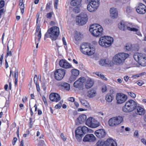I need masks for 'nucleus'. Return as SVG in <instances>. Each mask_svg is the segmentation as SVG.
I'll list each match as a JSON object with an SVG mask.
<instances>
[{
    "instance_id": "1",
    "label": "nucleus",
    "mask_w": 146,
    "mask_h": 146,
    "mask_svg": "<svg viewBox=\"0 0 146 146\" xmlns=\"http://www.w3.org/2000/svg\"><path fill=\"white\" fill-rule=\"evenodd\" d=\"M89 31L94 36L98 37L101 36L103 33V29L100 25L95 24L90 26Z\"/></svg>"
},
{
    "instance_id": "2",
    "label": "nucleus",
    "mask_w": 146,
    "mask_h": 146,
    "mask_svg": "<svg viewBox=\"0 0 146 146\" xmlns=\"http://www.w3.org/2000/svg\"><path fill=\"white\" fill-rule=\"evenodd\" d=\"M113 41V38L108 36H104L100 38L98 43L100 46L106 48L111 46Z\"/></svg>"
},
{
    "instance_id": "3",
    "label": "nucleus",
    "mask_w": 146,
    "mask_h": 146,
    "mask_svg": "<svg viewBox=\"0 0 146 146\" xmlns=\"http://www.w3.org/2000/svg\"><path fill=\"white\" fill-rule=\"evenodd\" d=\"M80 50L85 54L92 55L95 52V49L93 47H90L88 43H84L80 46Z\"/></svg>"
},
{
    "instance_id": "4",
    "label": "nucleus",
    "mask_w": 146,
    "mask_h": 146,
    "mask_svg": "<svg viewBox=\"0 0 146 146\" xmlns=\"http://www.w3.org/2000/svg\"><path fill=\"white\" fill-rule=\"evenodd\" d=\"M136 102L132 100H129L127 102L125 105L122 107V110L125 112H131L136 108Z\"/></svg>"
},
{
    "instance_id": "5",
    "label": "nucleus",
    "mask_w": 146,
    "mask_h": 146,
    "mask_svg": "<svg viewBox=\"0 0 146 146\" xmlns=\"http://www.w3.org/2000/svg\"><path fill=\"white\" fill-rule=\"evenodd\" d=\"M129 55L124 53H119L113 57L112 60L113 62L117 64L123 63L125 59L128 57Z\"/></svg>"
},
{
    "instance_id": "6",
    "label": "nucleus",
    "mask_w": 146,
    "mask_h": 146,
    "mask_svg": "<svg viewBox=\"0 0 146 146\" xmlns=\"http://www.w3.org/2000/svg\"><path fill=\"white\" fill-rule=\"evenodd\" d=\"M50 34V38L52 40L55 41L58 38L60 34L59 29L57 26H53L48 29Z\"/></svg>"
},
{
    "instance_id": "7",
    "label": "nucleus",
    "mask_w": 146,
    "mask_h": 146,
    "mask_svg": "<svg viewBox=\"0 0 146 146\" xmlns=\"http://www.w3.org/2000/svg\"><path fill=\"white\" fill-rule=\"evenodd\" d=\"M134 59L138 64H141L144 62L146 64V54L141 53H136L133 55Z\"/></svg>"
},
{
    "instance_id": "8",
    "label": "nucleus",
    "mask_w": 146,
    "mask_h": 146,
    "mask_svg": "<svg viewBox=\"0 0 146 146\" xmlns=\"http://www.w3.org/2000/svg\"><path fill=\"white\" fill-rule=\"evenodd\" d=\"M66 73V70L60 68L56 69L54 74V77L57 80H60L64 77Z\"/></svg>"
},
{
    "instance_id": "9",
    "label": "nucleus",
    "mask_w": 146,
    "mask_h": 146,
    "mask_svg": "<svg viewBox=\"0 0 146 146\" xmlns=\"http://www.w3.org/2000/svg\"><path fill=\"white\" fill-rule=\"evenodd\" d=\"M123 121V117L119 116L110 119L108 121L109 124L110 126L114 127L120 124Z\"/></svg>"
},
{
    "instance_id": "10",
    "label": "nucleus",
    "mask_w": 146,
    "mask_h": 146,
    "mask_svg": "<svg viewBox=\"0 0 146 146\" xmlns=\"http://www.w3.org/2000/svg\"><path fill=\"white\" fill-rule=\"evenodd\" d=\"M86 124L88 127L92 128L97 127L100 125L99 122L91 117L88 118L87 119Z\"/></svg>"
},
{
    "instance_id": "11",
    "label": "nucleus",
    "mask_w": 146,
    "mask_h": 146,
    "mask_svg": "<svg viewBox=\"0 0 146 146\" xmlns=\"http://www.w3.org/2000/svg\"><path fill=\"white\" fill-rule=\"evenodd\" d=\"M88 19L87 15L86 13H83L77 16L76 21L79 25H83L86 23Z\"/></svg>"
},
{
    "instance_id": "12",
    "label": "nucleus",
    "mask_w": 146,
    "mask_h": 146,
    "mask_svg": "<svg viewBox=\"0 0 146 146\" xmlns=\"http://www.w3.org/2000/svg\"><path fill=\"white\" fill-rule=\"evenodd\" d=\"M90 4L87 5V9L90 12L96 11L98 8L100 4L99 1H90Z\"/></svg>"
},
{
    "instance_id": "13",
    "label": "nucleus",
    "mask_w": 146,
    "mask_h": 146,
    "mask_svg": "<svg viewBox=\"0 0 146 146\" xmlns=\"http://www.w3.org/2000/svg\"><path fill=\"white\" fill-rule=\"evenodd\" d=\"M116 99L117 104H122L126 101L127 97L123 93H118L116 95Z\"/></svg>"
},
{
    "instance_id": "14",
    "label": "nucleus",
    "mask_w": 146,
    "mask_h": 146,
    "mask_svg": "<svg viewBox=\"0 0 146 146\" xmlns=\"http://www.w3.org/2000/svg\"><path fill=\"white\" fill-rule=\"evenodd\" d=\"M86 81V78L84 77H81L76 81L74 84V86L76 88L80 89L82 88L83 84Z\"/></svg>"
},
{
    "instance_id": "15",
    "label": "nucleus",
    "mask_w": 146,
    "mask_h": 146,
    "mask_svg": "<svg viewBox=\"0 0 146 146\" xmlns=\"http://www.w3.org/2000/svg\"><path fill=\"white\" fill-rule=\"evenodd\" d=\"M71 74L69 78L70 82L75 81L79 74L80 72L77 69H74L71 70Z\"/></svg>"
},
{
    "instance_id": "16",
    "label": "nucleus",
    "mask_w": 146,
    "mask_h": 146,
    "mask_svg": "<svg viewBox=\"0 0 146 146\" xmlns=\"http://www.w3.org/2000/svg\"><path fill=\"white\" fill-rule=\"evenodd\" d=\"M137 12L140 14H143L146 12V6L142 3H139L136 8Z\"/></svg>"
},
{
    "instance_id": "17",
    "label": "nucleus",
    "mask_w": 146,
    "mask_h": 146,
    "mask_svg": "<svg viewBox=\"0 0 146 146\" xmlns=\"http://www.w3.org/2000/svg\"><path fill=\"white\" fill-rule=\"evenodd\" d=\"M87 117L84 114L80 115L75 121L76 124V125H79L85 122L86 121Z\"/></svg>"
},
{
    "instance_id": "18",
    "label": "nucleus",
    "mask_w": 146,
    "mask_h": 146,
    "mask_svg": "<svg viewBox=\"0 0 146 146\" xmlns=\"http://www.w3.org/2000/svg\"><path fill=\"white\" fill-rule=\"evenodd\" d=\"M49 97L50 100L56 102H58L61 99L60 95L56 93H51Z\"/></svg>"
},
{
    "instance_id": "19",
    "label": "nucleus",
    "mask_w": 146,
    "mask_h": 146,
    "mask_svg": "<svg viewBox=\"0 0 146 146\" xmlns=\"http://www.w3.org/2000/svg\"><path fill=\"white\" fill-rule=\"evenodd\" d=\"M95 136L92 134L86 135L84 138L83 141L84 142H93L96 140Z\"/></svg>"
},
{
    "instance_id": "20",
    "label": "nucleus",
    "mask_w": 146,
    "mask_h": 146,
    "mask_svg": "<svg viewBox=\"0 0 146 146\" xmlns=\"http://www.w3.org/2000/svg\"><path fill=\"white\" fill-rule=\"evenodd\" d=\"M94 133L96 137L99 138H103L105 137L106 135L105 131L102 129L96 131Z\"/></svg>"
},
{
    "instance_id": "21",
    "label": "nucleus",
    "mask_w": 146,
    "mask_h": 146,
    "mask_svg": "<svg viewBox=\"0 0 146 146\" xmlns=\"http://www.w3.org/2000/svg\"><path fill=\"white\" fill-rule=\"evenodd\" d=\"M85 87L86 89H89L91 88L94 84V81L92 79L88 78L85 82Z\"/></svg>"
},
{
    "instance_id": "22",
    "label": "nucleus",
    "mask_w": 146,
    "mask_h": 146,
    "mask_svg": "<svg viewBox=\"0 0 146 146\" xmlns=\"http://www.w3.org/2000/svg\"><path fill=\"white\" fill-rule=\"evenodd\" d=\"M105 146H117L116 142L112 139H108L105 141Z\"/></svg>"
},
{
    "instance_id": "23",
    "label": "nucleus",
    "mask_w": 146,
    "mask_h": 146,
    "mask_svg": "<svg viewBox=\"0 0 146 146\" xmlns=\"http://www.w3.org/2000/svg\"><path fill=\"white\" fill-rule=\"evenodd\" d=\"M110 16L113 18H116L118 16V11L116 9L111 8L110 10Z\"/></svg>"
},
{
    "instance_id": "24",
    "label": "nucleus",
    "mask_w": 146,
    "mask_h": 146,
    "mask_svg": "<svg viewBox=\"0 0 146 146\" xmlns=\"http://www.w3.org/2000/svg\"><path fill=\"white\" fill-rule=\"evenodd\" d=\"M135 66H129V64H121L120 68L124 70H126L128 68H129L131 67H140L141 66H142L145 67L146 66V64H135Z\"/></svg>"
},
{
    "instance_id": "25",
    "label": "nucleus",
    "mask_w": 146,
    "mask_h": 146,
    "mask_svg": "<svg viewBox=\"0 0 146 146\" xmlns=\"http://www.w3.org/2000/svg\"><path fill=\"white\" fill-rule=\"evenodd\" d=\"M128 27L126 23L123 21H121L120 23L118 24L119 28V29L123 31H125L126 29L127 30V27Z\"/></svg>"
},
{
    "instance_id": "26",
    "label": "nucleus",
    "mask_w": 146,
    "mask_h": 146,
    "mask_svg": "<svg viewBox=\"0 0 146 146\" xmlns=\"http://www.w3.org/2000/svg\"><path fill=\"white\" fill-rule=\"evenodd\" d=\"M59 86L62 88H64L66 90H68L70 88V84L66 82H61L59 84Z\"/></svg>"
},
{
    "instance_id": "27",
    "label": "nucleus",
    "mask_w": 146,
    "mask_h": 146,
    "mask_svg": "<svg viewBox=\"0 0 146 146\" xmlns=\"http://www.w3.org/2000/svg\"><path fill=\"white\" fill-rule=\"evenodd\" d=\"M113 96L111 93H108L105 96V99L108 102H111L113 99Z\"/></svg>"
},
{
    "instance_id": "28",
    "label": "nucleus",
    "mask_w": 146,
    "mask_h": 146,
    "mask_svg": "<svg viewBox=\"0 0 146 146\" xmlns=\"http://www.w3.org/2000/svg\"><path fill=\"white\" fill-rule=\"evenodd\" d=\"M111 62L108 58L101 59L99 61V64H111Z\"/></svg>"
},
{
    "instance_id": "29",
    "label": "nucleus",
    "mask_w": 146,
    "mask_h": 146,
    "mask_svg": "<svg viewBox=\"0 0 146 146\" xmlns=\"http://www.w3.org/2000/svg\"><path fill=\"white\" fill-rule=\"evenodd\" d=\"M70 5L73 6L78 5L81 3L82 0H71Z\"/></svg>"
},
{
    "instance_id": "30",
    "label": "nucleus",
    "mask_w": 146,
    "mask_h": 146,
    "mask_svg": "<svg viewBox=\"0 0 146 146\" xmlns=\"http://www.w3.org/2000/svg\"><path fill=\"white\" fill-rule=\"evenodd\" d=\"M88 96L90 98L95 96L96 94V91L94 89H92L88 92Z\"/></svg>"
},
{
    "instance_id": "31",
    "label": "nucleus",
    "mask_w": 146,
    "mask_h": 146,
    "mask_svg": "<svg viewBox=\"0 0 146 146\" xmlns=\"http://www.w3.org/2000/svg\"><path fill=\"white\" fill-rule=\"evenodd\" d=\"M80 102L82 105L85 106L87 108H89L90 107L89 104L86 100L82 99H79Z\"/></svg>"
},
{
    "instance_id": "32",
    "label": "nucleus",
    "mask_w": 146,
    "mask_h": 146,
    "mask_svg": "<svg viewBox=\"0 0 146 146\" xmlns=\"http://www.w3.org/2000/svg\"><path fill=\"white\" fill-rule=\"evenodd\" d=\"M137 114L139 115H143L145 113V111L143 108L140 106L136 107Z\"/></svg>"
},
{
    "instance_id": "33",
    "label": "nucleus",
    "mask_w": 146,
    "mask_h": 146,
    "mask_svg": "<svg viewBox=\"0 0 146 146\" xmlns=\"http://www.w3.org/2000/svg\"><path fill=\"white\" fill-rule=\"evenodd\" d=\"M82 35L80 33L76 32L74 35V38L76 41L80 40L82 38Z\"/></svg>"
},
{
    "instance_id": "34",
    "label": "nucleus",
    "mask_w": 146,
    "mask_h": 146,
    "mask_svg": "<svg viewBox=\"0 0 146 146\" xmlns=\"http://www.w3.org/2000/svg\"><path fill=\"white\" fill-rule=\"evenodd\" d=\"M75 134H80L83 135L84 134L82 132V128H81V126L78 127L76 129L75 131Z\"/></svg>"
},
{
    "instance_id": "35",
    "label": "nucleus",
    "mask_w": 146,
    "mask_h": 146,
    "mask_svg": "<svg viewBox=\"0 0 146 146\" xmlns=\"http://www.w3.org/2000/svg\"><path fill=\"white\" fill-rule=\"evenodd\" d=\"M95 74L103 80H108L107 78L103 74H101L100 72H96L95 73Z\"/></svg>"
},
{
    "instance_id": "36",
    "label": "nucleus",
    "mask_w": 146,
    "mask_h": 146,
    "mask_svg": "<svg viewBox=\"0 0 146 146\" xmlns=\"http://www.w3.org/2000/svg\"><path fill=\"white\" fill-rule=\"evenodd\" d=\"M145 72H143L139 74L133 75L132 76L131 78L133 79H136L140 76L145 75Z\"/></svg>"
},
{
    "instance_id": "37",
    "label": "nucleus",
    "mask_w": 146,
    "mask_h": 146,
    "mask_svg": "<svg viewBox=\"0 0 146 146\" xmlns=\"http://www.w3.org/2000/svg\"><path fill=\"white\" fill-rule=\"evenodd\" d=\"M133 45L130 43H127L126 44L125 46V48L126 50L129 51L133 49Z\"/></svg>"
},
{
    "instance_id": "38",
    "label": "nucleus",
    "mask_w": 146,
    "mask_h": 146,
    "mask_svg": "<svg viewBox=\"0 0 146 146\" xmlns=\"http://www.w3.org/2000/svg\"><path fill=\"white\" fill-rule=\"evenodd\" d=\"M81 128H82V132L83 134H85L88 131V128L86 126H81Z\"/></svg>"
},
{
    "instance_id": "39",
    "label": "nucleus",
    "mask_w": 146,
    "mask_h": 146,
    "mask_svg": "<svg viewBox=\"0 0 146 146\" xmlns=\"http://www.w3.org/2000/svg\"><path fill=\"white\" fill-rule=\"evenodd\" d=\"M96 145L97 146H105V141L99 140L96 143Z\"/></svg>"
},
{
    "instance_id": "40",
    "label": "nucleus",
    "mask_w": 146,
    "mask_h": 146,
    "mask_svg": "<svg viewBox=\"0 0 146 146\" xmlns=\"http://www.w3.org/2000/svg\"><path fill=\"white\" fill-rule=\"evenodd\" d=\"M75 136L77 141L78 142H80L82 141V137L83 135H80V134H75Z\"/></svg>"
},
{
    "instance_id": "41",
    "label": "nucleus",
    "mask_w": 146,
    "mask_h": 146,
    "mask_svg": "<svg viewBox=\"0 0 146 146\" xmlns=\"http://www.w3.org/2000/svg\"><path fill=\"white\" fill-rule=\"evenodd\" d=\"M61 67L65 69H68L72 67L71 64H59Z\"/></svg>"
},
{
    "instance_id": "42",
    "label": "nucleus",
    "mask_w": 146,
    "mask_h": 146,
    "mask_svg": "<svg viewBox=\"0 0 146 146\" xmlns=\"http://www.w3.org/2000/svg\"><path fill=\"white\" fill-rule=\"evenodd\" d=\"M7 53L6 57H7L8 56H12V52L11 50L9 51V48L8 45L7 46Z\"/></svg>"
},
{
    "instance_id": "43",
    "label": "nucleus",
    "mask_w": 146,
    "mask_h": 146,
    "mask_svg": "<svg viewBox=\"0 0 146 146\" xmlns=\"http://www.w3.org/2000/svg\"><path fill=\"white\" fill-rule=\"evenodd\" d=\"M35 31V35L37 33H38L40 32H41V29L40 28V25L39 24L36 25V27Z\"/></svg>"
},
{
    "instance_id": "44",
    "label": "nucleus",
    "mask_w": 146,
    "mask_h": 146,
    "mask_svg": "<svg viewBox=\"0 0 146 146\" xmlns=\"http://www.w3.org/2000/svg\"><path fill=\"white\" fill-rule=\"evenodd\" d=\"M5 6V1L4 0H0V9L3 8Z\"/></svg>"
},
{
    "instance_id": "45",
    "label": "nucleus",
    "mask_w": 146,
    "mask_h": 146,
    "mask_svg": "<svg viewBox=\"0 0 146 146\" xmlns=\"http://www.w3.org/2000/svg\"><path fill=\"white\" fill-rule=\"evenodd\" d=\"M20 7V10L21 13L22 14H23L24 12L25 6L24 4L21 5V4L19 5Z\"/></svg>"
},
{
    "instance_id": "46",
    "label": "nucleus",
    "mask_w": 146,
    "mask_h": 146,
    "mask_svg": "<svg viewBox=\"0 0 146 146\" xmlns=\"http://www.w3.org/2000/svg\"><path fill=\"white\" fill-rule=\"evenodd\" d=\"M6 12V9L3 8L0 9V19L1 18V16L4 14Z\"/></svg>"
},
{
    "instance_id": "47",
    "label": "nucleus",
    "mask_w": 146,
    "mask_h": 146,
    "mask_svg": "<svg viewBox=\"0 0 146 146\" xmlns=\"http://www.w3.org/2000/svg\"><path fill=\"white\" fill-rule=\"evenodd\" d=\"M54 13L53 12H51L48 13H47L46 16L47 18L50 19L52 16V15L54 14Z\"/></svg>"
},
{
    "instance_id": "48",
    "label": "nucleus",
    "mask_w": 146,
    "mask_h": 146,
    "mask_svg": "<svg viewBox=\"0 0 146 146\" xmlns=\"http://www.w3.org/2000/svg\"><path fill=\"white\" fill-rule=\"evenodd\" d=\"M127 30L131 31L137 32L138 31V29L135 28H131L129 27H127Z\"/></svg>"
},
{
    "instance_id": "49",
    "label": "nucleus",
    "mask_w": 146,
    "mask_h": 146,
    "mask_svg": "<svg viewBox=\"0 0 146 146\" xmlns=\"http://www.w3.org/2000/svg\"><path fill=\"white\" fill-rule=\"evenodd\" d=\"M52 4V2L50 1L49 3H47L46 7V11L50 9V5Z\"/></svg>"
},
{
    "instance_id": "50",
    "label": "nucleus",
    "mask_w": 146,
    "mask_h": 146,
    "mask_svg": "<svg viewBox=\"0 0 146 146\" xmlns=\"http://www.w3.org/2000/svg\"><path fill=\"white\" fill-rule=\"evenodd\" d=\"M38 146H46L44 141L40 140L38 144Z\"/></svg>"
},
{
    "instance_id": "51",
    "label": "nucleus",
    "mask_w": 146,
    "mask_h": 146,
    "mask_svg": "<svg viewBox=\"0 0 146 146\" xmlns=\"http://www.w3.org/2000/svg\"><path fill=\"white\" fill-rule=\"evenodd\" d=\"M59 64H70L65 59H62L60 60Z\"/></svg>"
},
{
    "instance_id": "52",
    "label": "nucleus",
    "mask_w": 146,
    "mask_h": 146,
    "mask_svg": "<svg viewBox=\"0 0 146 146\" xmlns=\"http://www.w3.org/2000/svg\"><path fill=\"white\" fill-rule=\"evenodd\" d=\"M50 37V34L48 32V30H47V32H46L44 35V40H46V38Z\"/></svg>"
},
{
    "instance_id": "53",
    "label": "nucleus",
    "mask_w": 146,
    "mask_h": 146,
    "mask_svg": "<svg viewBox=\"0 0 146 146\" xmlns=\"http://www.w3.org/2000/svg\"><path fill=\"white\" fill-rule=\"evenodd\" d=\"M18 72L17 69H16L15 71V73L14 74V77L15 79H18Z\"/></svg>"
},
{
    "instance_id": "54",
    "label": "nucleus",
    "mask_w": 146,
    "mask_h": 146,
    "mask_svg": "<svg viewBox=\"0 0 146 146\" xmlns=\"http://www.w3.org/2000/svg\"><path fill=\"white\" fill-rule=\"evenodd\" d=\"M58 2V0H54V8L57 9V7Z\"/></svg>"
},
{
    "instance_id": "55",
    "label": "nucleus",
    "mask_w": 146,
    "mask_h": 146,
    "mask_svg": "<svg viewBox=\"0 0 146 146\" xmlns=\"http://www.w3.org/2000/svg\"><path fill=\"white\" fill-rule=\"evenodd\" d=\"M62 103V102L61 101L58 104H57L55 106V108L56 109L60 108Z\"/></svg>"
},
{
    "instance_id": "56",
    "label": "nucleus",
    "mask_w": 146,
    "mask_h": 146,
    "mask_svg": "<svg viewBox=\"0 0 146 146\" xmlns=\"http://www.w3.org/2000/svg\"><path fill=\"white\" fill-rule=\"evenodd\" d=\"M107 88L106 86L103 85L102 88V92H104L107 90Z\"/></svg>"
},
{
    "instance_id": "57",
    "label": "nucleus",
    "mask_w": 146,
    "mask_h": 146,
    "mask_svg": "<svg viewBox=\"0 0 146 146\" xmlns=\"http://www.w3.org/2000/svg\"><path fill=\"white\" fill-rule=\"evenodd\" d=\"M128 94L129 95L133 98H135L136 97V95L133 92H128Z\"/></svg>"
},
{
    "instance_id": "58",
    "label": "nucleus",
    "mask_w": 146,
    "mask_h": 146,
    "mask_svg": "<svg viewBox=\"0 0 146 146\" xmlns=\"http://www.w3.org/2000/svg\"><path fill=\"white\" fill-rule=\"evenodd\" d=\"M38 34L37 35V36L38 38V41L39 42L41 37V32H40L38 33H37Z\"/></svg>"
},
{
    "instance_id": "59",
    "label": "nucleus",
    "mask_w": 146,
    "mask_h": 146,
    "mask_svg": "<svg viewBox=\"0 0 146 146\" xmlns=\"http://www.w3.org/2000/svg\"><path fill=\"white\" fill-rule=\"evenodd\" d=\"M126 12L127 13H130L132 11V9L129 7H127L126 8Z\"/></svg>"
},
{
    "instance_id": "60",
    "label": "nucleus",
    "mask_w": 146,
    "mask_h": 146,
    "mask_svg": "<svg viewBox=\"0 0 146 146\" xmlns=\"http://www.w3.org/2000/svg\"><path fill=\"white\" fill-rule=\"evenodd\" d=\"M73 11L76 13H78L80 12V9L78 7H75Z\"/></svg>"
},
{
    "instance_id": "61",
    "label": "nucleus",
    "mask_w": 146,
    "mask_h": 146,
    "mask_svg": "<svg viewBox=\"0 0 146 146\" xmlns=\"http://www.w3.org/2000/svg\"><path fill=\"white\" fill-rule=\"evenodd\" d=\"M62 40L63 44L64 45L66 46H64L65 48H67V46H66L67 44H66V42L65 40V38L64 37H62Z\"/></svg>"
},
{
    "instance_id": "62",
    "label": "nucleus",
    "mask_w": 146,
    "mask_h": 146,
    "mask_svg": "<svg viewBox=\"0 0 146 146\" xmlns=\"http://www.w3.org/2000/svg\"><path fill=\"white\" fill-rule=\"evenodd\" d=\"M37 77L36 75H35L34 78V82H35V83L36 84H37Z\"/></svg>"
},
{
    "instance_id": "63",
    "label": "nucleus",
    "mask_w": 146,
    "mask_h": 146,
    "mask_svg": "<svg viewBox=\"0 0 146 146\" xmlns=\"http://www.w3.org/2000/svg\"><path fill=\"white\" fill-rule=\"evenodd\" d=\"M68 100L70 102H73L75 101V98H74L73 97H71L69 98H68Z\"/></svg>"
},
{
    "instance_id": "64",
    "label": "nucleus",
    "mask_w": 146,
    "mask_h": 146,
    "mask_svg": "<svg viewBox=\"0 0 146 146\" xmlns=\"http://www.w3.org/2000/svg\"><path fill=\"white\" fill-rule=\"evenodd\" d=\"M61 137L62 139L64 141H65L66 140V139L65 136H64L63 133H62L61 134Z\"/></svg>"
}]
</instances>
